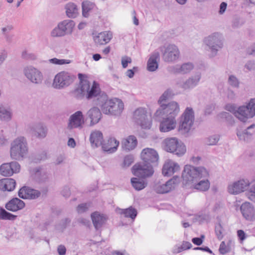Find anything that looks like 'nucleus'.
Masks as SVG:
<instances>
[{
    "label": "nucleus",
    "instance_id": "63",
    "mask_svg": "<svg viewBox=\"0 0 255 255\" xmlns=\"http://www.w3.org/2000/svg\"><path fill=\"white\" fill-rule=\"evenodd\" d=\"M57 251L59 255H65L66 249L64 246L61 245L58 247Z\"/></svg>",
    "mask_w": 255,
    "mask_h": 255
},
{
    "label": "nucleus",
    "instance_id": "51",
    "mask_svg": "<svg viewBox=\"0 0 255 255\" xmlns=\"http://www.w3.org/2000/svg\"><path fill=\"white\" fill-rule=\"evenodd\" d=\"M134 158L132 155H128L125 157L124 162L122 164L123 167H127L129 166L133 162Z\"/></svg>",
    "mask_w": 255,
    "mask_h": 255
},
{
    "label": "nucleus",
    "instance_id": "58",
    "mask_svg": "<svg viewBox=\"0 0 255 255\" xmlns=\"http://www.w3.org/2000/svg\"><path fill=\"white\" fill-rule=\"evenodd\" d=\"M22 56L26 59L34 60L36 59V56L31 53H28L27 51H24L22 53Z\"/></svg>",
    "mask_w": 255,
    "mask_h": 255
},
{
    "label": "nucleus",
    "instance_id": "57",
    "mask_svg": "<svg viewBox=\"0 0 255 255\" xmlns=\"http://www.w3.org/2000/svg\"><path fill=\"white\" fill-rule=\"evenodd\" d=\"M13 29V26L12 25H7L1 28L2 34L3 36L6 34H8L10 31H11Z\"/></svg>",
    "mask_w": 255,
    "mask_h": 255
},
{
    "label": "nucleus",
    "instance_id": "31",
    "mask_svg": "<svg viewBox=\"0 0 255 255\" xmlns=\"http://www.w3.org/2000/svg\"><path fill=\"white\" fill-rule=\"evenodd\" d=\"M90 141L91 145L93 147H98L100 145L102 146L103 136L102 133L99 130H95L91 133Z\"/></svg>",
    "mask_w": 255,
    "mask_h": 255
},
{
    "label": "nucleus",
    "instance_id": "54",
    "mask_svg": "<svg viewBox=\"0 0 255 255\" xmlns=\"http://www.w3.org/2000/svg\"><path fill=\"white\" fill-rule=\"evenodd\" d=\"M220 136L219 135H213L208 138L207 144L210 145H215L219 141Z\"/></svg>",
    "mask_w": 255,
    "mask_h": 255
},
{
    "label": "nucleus",
    "instance_id": "3",
    "mask_svg": "<svg viewBox=\"0 0 255 255\" xmlns=\"http://www.w3.org/2000/svg\"><path fill=\"white\" fill-rule=\"evenodd\" d=\"M225 109L233 113L236 117L243 122L255 116V98L251 99L247 106L237 107L235 104H228Z\"/></svg>",
    "mask_w": 255,
    "mask_h": 255
},
{
    "label": "nucleus",
    "instance_id": "64",
    "mask_svg": "<svg viewBox=\"0 0 255 255\" xmlns=\"http://www.w3.org/2000/svg\"><path fill=\"white\" fill-rule=\"evenodd\" d=\"M227 3L225 2H222L220 5V10L219 11V13L220 14H223L227 8Z\"/></svg>",
    "mask_w": 255,
    "mask_h": 255
},
{
    "label": "nucleus",
    "instance_id": "50",
    "mask_svg": "<svg viewBox=\"0 0 255 255\" xmlns=\"http://www.w3.org/2000/svg\"><path fill=\"white\" fill-rule=\"evenodd\" d=\"M172 94V91L171 89H167L163 94L161 96L158 100V103L161 105L163 102L166 101L169 97H170Z\"/></svg>",
    "mask_w": 255,
    "mask_h": 255
},
{
    "label": "nucleus",
    "instance_id": "39",
    "mask_svg": "<svg viewBox=\"0 0 255 255\" xmlns=\"http://www.w3.org/2000/svg\"><path fill=\"white\" fill-rule=\"evenodd\" d=\"M96 8V4L91 1L85 0L82 3V15L85 17L89 16V13Z\"/></svg>",
    "mask_w": 255,
    "mask_h": 255
},
{
    "label": "nucleus",
    "instance_id": "38",
    "mask_svg": "<svg viewBox=\"0 0 255 255\" xmlns=\"http://www.w3.org/2000/svg\"><path fill=\"white\" fill-rule=\"evenodd\" d=\"M208 178H202L198 182L194 183L192 185L195 189L201 191H206L210 188V182Z\"/></svg>",
    "mask_w": 255,
    "mask_h": 255
},
{
    "label": "nucleus",
    "instance_id": "35",
    "mask_svg": "<svg viewBox=\"0 0 255 255\" xmlns=\"http://www.w3.org/2000/svg\"><path fill=\"white\" fill-rule=\"evenodd\" d=\"M58 24L65 35L71 34L75 25V22L70 19L64 20Z\"/></svg>",
    "mask_w": 255,
    "mask_h": 255
},
{
    "label": "nucleus",
    "instance_id": "36",
    "mask_svg": "<svg viewBox=\"0 0 255 255\" xmlns=\"http://www.w3.org/2000/svg\"><path fill=\"white\" fill-rule=\"evenodd\" d=\"M12 112L10 108L0 103V120L8 122L12 118Z\"/></svg>",
    "mask_w": 255,
    "mask_h": 255
},
{
    "label": "nucleus",
    "instance_id": "24",
    "mask_svg": "<svg viewBox=\"0 0 255 255\" xmlns=\"http://www.w3.org/2000/svg\"><path fill=\"white\" fill-rule=\"evenodd\" d=\"M40 195V192L36 190L24 186L19 189L18 196L22 199H35Z\"/></svg>",
    "mask_w": 255,
    "mask_h": 255
},
{
    "label": "nucleus",
    "instance_id": "46",
    "mask_svg": "<svg viewBox=\"0 0 255 255\" xmlns=\"http://www.w3.org/2000/svg\"><path fill=\"white\" fill-rule=\"evenodd\" d=\"M246 194L250 200L255 203V184L250 185Z\"/></svg>",
    "mask_w": 255,
    "mask_h": 255
},
{
    "label": "nucleus",
    "instance_id": "52",
    "mask_svg": "<svg viewBox=\"0 0 255 255\" xmlns=\"http://www.w3.org/2000/svg\"><path fill=\"white\" fill-rule=\"evenodd\" d=\"M215 232L217 238L219 240H222L223 238V229L220 224H218L215 226Z\"/></svg>",
    "mask_w": 255,
    "mask_h": 255
},
{
    "label": "nucleus",
    "instance_id": "18",
    "mask_svg": "<svg viewBox=\"0 0 255 255\" xmlns=\"http://www.w3.org/2000/svg\"><path fill=\"white\" fill-rule=\"evenodd\" d=\"M85 123L84 118L81 111H78L69 117L67 128L69 129L82 128Z\"/></svg>",
    "mask_w": 255,
    "mask_h": 255
},
{
    "label": "nucleus",
    "instance_id": "45",
    "mask_svg": "<svg viewBox=\"0 0 255 255\" xmlns=\"http://www.w3.org/2000/svg\"><path fill=\"white\" fill-rule=\"evenodd\" d=\"M50 35L53 37H61L65 36L59 24L51 30Z\"/></svg>",
    "mask_w": 255,
    "mask_h": 255
},
{
    "label": "nucleus",
    "instance_id": "1",
    "mask_svg": "<svg viewBox=\"0 0 255 255\" xmlns=\"http://www.w3.org/2000/svg\"><path fill=\"white\" fill-rule=\"evenodd\" d=\"M95 104L101 107L103 113L106 115L120 116L124 108L122 100L114 98L109 99L106 93H103L95 100Z\"/></svg>",
    "mask_w": 255,
    "mask_h": 255
},
{
    "label": "nucleus",
    "instance_id": "20",
    "mask_svg": "<svg viewBox=\"0 0 255 255\" xmlns=\"http://www.w3.org/2000/svg\"><path fill=\"white\" fill-rule=\"evenodd\" d=\"M163 117H155L158 120L162 119L160 123L159 130L161 132H168L174 129L177 125L175 118H171L163 116Z\"/></svg>",
    "mask_w": 255,
    "mask_h": 255
},
{
    "label": "nucleus",
    "instance_id": "15",
    "mask_svg": "<svg viewBox=\"0 0 255 255\" xmlns=\"http://www.w3.org/2000/svg\"><path fill=\"white\" fill-rule=\"evenodd\" d=\"M132 173L140 178L151 176L153 173L152 166L150 164H135L132 168Z\"/></svg>",
    "mask_w": 255,
    "mask_h": 255
},
{
    "label": "nucleus",
    "instance_id": "55",
    "mask_svg": "<svg viewBox=\"0 0 255 255\" xmlns=\"http://www.w3.org/2000/svg\"><path fill=\"white\" fill-rule=\"evenodd\" d=\"M89 208V205L87 203H83L79 205L77 207V211L78 213L81 214L86 212Z\"/></svg>",
    "mask_w": 255,
    "mask_h": 255
},
{
    "label": "nucleus",
    "instance_id": "7",
    "mask_svg": "<svg viewBox=\"0 0 255 255\" xmlns=\"http://www.w3.org/2000/svg\"><path fill=\"white\" fill-rule=\"evenodd\" d=\"M76 77L72 73L63 71L58 73L54 77L52 87L56 89H64L73 83Z\"/></svg>",
    "mask_w": 255,
    "mask_h": 255
},
{
    "label": "nucleus",
    "instance_id": "42",
    "mask_svg": "<svg viewBox=\"0 0 255 255\" xmlns=\"http://www.w3.org/2000/svg\"><path fill=\"white\" fill-rule=\"evenodd\" d=\"M131 183L133 187L136 190H141L147 186V183L143 180L137 178H132Z\"/></svg>",
    "mask_w": 255,
    "mask_h": 255
},
{
    "label": "nucleus",
    "instance_id": "44",
    "mask_svg": "<svg viewBox=\"0 0 255 255\" xmlns=\"http://www.w3.org/2000/svg\"><path fill=\"white\" fill-rule=\"evenodd\" d=\"M17 218L16 215H13L2 208H0V219L4 220L14 221Z\"/></svg>",
    "mask_w": 255,
    "mask_h": 255
},
{
    "label": "nucleus",
    "instance_id": "48",
    "mask_svg": "<svg viewBox=\"0 0 255 255\" xmlns=\"http://www.w3.org/2000/svg\"><path fill=\"white\" fill-rule=\"evenodd\" d=\"M255 128V124H252L248 127L243 132H238L237 135L240 139L245 140V136L247 135H252V133L249 132V130Z\"/></svg>",
    "mask_w": 255,
    "mask_h": 255
},
{
    "label": "nucleus",
    "instance_id": "13",
    "mask_svg": "<svg viewBox=\"0 0 255 255\" xmlns=\"http://www.w3.org/2000/svg\"><path fill=\"white\" fill-rule=\"evenodd\" d=\"M23 73L27 79L35 84H40L43 81V75L38 69L32 66H27L23 69Z\"/></svg>",
    "mask_w": 255,
    "mask_h": 255
},
{
    "label": "nucleus",
    "instance_id": "49",
    "mask_svg": "<svg viewBox=\"0 0 255 255\" xmlns=\"http://www.w3.org/2000/svg\"><path fill=\"white\" fill-rule=\"evenodd\" d=\"M49 62L56 65H64L71 63V60L69 59H59L56 58H53L49 60Z\"/></svg>",
    "mask_w": 255,
    "mask_h": 255
},
{
    "label": "nucleus",
    "instance_id": "23",
    "mask_svg": "<svg viewBox=\"0 0 255 255\" xmlns=\"http://www.w3.org/2000/svg\"><path fill=\"white\" fill-rule=\"evenodd\" d=\"M240 210L243 216L248 221L255 220V209L250 202H246L242 204Z\"/></svg>",
    "mask_w": 255,
    "mask_h": 255
},
{
    "label": "nucleus",
    "instance_id": "25",
    "mask_svg": "<svg viewBox=\"0 0 255 255\" xmlns=\"http://www.w3.org/2000/svg\"><path fill=\"white\" fill-rule=\"evenodd\" d=\"M180 169L178 163L171 160H168L164 164L162 167V174L164 176H169L178 171Z\"/></svg>",
    "mask_w": 255,
    "mask_h": 255
},
{
    "label": "nucleus",
    "instance_id": "33",
    "mask_svg": "<svg viewBox=\"0 0 255 255\" xmlns=\"http://www.w3.org/2000/svg\"><path fill=\"white\" fill-rule=\"evenodd\" d=\"M159 53L158 52H154L149 58L147 64V69L149 71H155L158 68V61L159 60Z\"/></svg>",
    "mask_w": 255,
    "mask_h": 255
},
{
    "label": "nucleus",
    "instance_id": "14",
    "mask_svg": "<svg viewBox=\"0 0 255 255\" xmlns=\"http://www.w3.org/2000/svg\"><path fill=\"white\" fill-rule=\"evenodd\" d=\"M251 185V182L248 179H240L228 185V192L234 195L239 194L248 190Z\"/></svg>",
    "mask_w": 255,
    "mask_h": 255
},
{
    "label": "nucleus",
    "instance_id": "60",
    "mask_svg": "<svg viewBox=\"0 0 255 255\" xmlns=\"http://www.w3.org/2000/svg\"><path fill=\"white\" fill-rule=\"evenodd\" d=\"M205 237L204 235H201L200 238H194L192 239V242L193 244L197 246L201 245L203 242V239H204Z\"/></svg>",
    "mask_w": 255,
    "mask_h": 255
},
{
    "label": "nucleus",
    "instance_id": "47",
    "mask_svg": "<svg viewBox=\"0 0 255 255\" xmlns=\"http://www.w3.org/2000/svg\"><path fill=\"white\" fill-rule=\"evenodd\" d=\"M228 82L232 87L239 88L240 82L238 79L234 75H231L229 76Z\"/></svg>",
    "mask_w": 255,
    "mask_h": 255
},
{
    "label": "nucleus",
    "instance_id": "5",
    "mask_svg": "<svg viewBox=\"0 0 255 255\" xmlns=\"http://www.w3.org/2000/svg\"><path fill=\"white\" fill-rule=\"evenodd\" d=\"M28 150L26 138L23 136L18 137L11 144L10 156L15 160H21L26 156Z\"/></svg>",
    "mask_w": 255,
    "mask_h": 255
},
{
    "label": "nucleus",
    "instance_id": "16",
    "mask_svg": "<svg viewBox=\"0 0 255 255\" xmlns=\"http://www.w3.org/2000/svg\"><path fill=\"white\" fill-rule=\"evenodd\" d=\"M180 179L177 176H174L164 184H157L154 187V190L157 193L164 194L174 189L179 182Z\"/></svg>",
    "mask_w": 255,
    "mask_h": 255
},
{
    "label": "nucleus",
    "instance_id": "41",
    "mask_svg": "<svg viewBox=\"0 0 255 255\" xmlns=\"http://www.w3.org/2000/svg\"><path fill=\"white\" fill-rule=\"evenodd\" d=\"M120 213L124 215L126 218H130L134 219L137 216V211L135 209L130 206L125 209H120Z\"/></svg>",
    "mask_w": 255,
    "mask_h": 255
},
{
    "label": "nucleus",
    "instance_id": "26",
    "mask_svg": "<svg viewBox=\"0 0 255 255\" xmlns=\"http://www.w3.org/2000/svg\"><path fill=\"white\" fill-rule=\"evenodd\" d=\"M25 206L24 202L18 198H14L5 205V208L9 211L16 212L22 209Z\"/></svg>",
    "mask_w": 255,
    "mask_h": 255
},
{
    "label": "nucleus",
    "instance_id": "40",
    "mask_svg": "<svg viewBox=\"0 0 255 255\" xmlns=\"http://www.w3.org/2000/svg\"><path fill=\"white\" fill-rule=\"evenodd\" d=\"M66 15L68 17L75 18L78 13V8L77 5L72 2H69L65 5Z\"/></svg>",
    "mask_w": 255,
    "mask_h": 255
},
{
    "label": "nucleus",
    "instance_id": "53",
    "mask_svg": "<svg viewBox=\"0 0 255 255\" xmlns=\"http://www.w3.org/2000/svg\"><path fill=\"white\" fill-rule=\"evenodd\" d=\"M230 250L231 248L229 247V244L226 245L224 241L221 242L219 250L221 254H225L230 252Z\"/></svg>",
    "mask_w": 255,
    "mask_h": 255
},
{
    "label": "nucleus",
    "instance_id": "21",
    "mask_svg": "<svg viewBox=\"0 0 255 255\" xmlns=\"http://www.w3.org/2000/svg\"><path fill=\"white\" fill-rule=\"evenodd\" d=\"M20 165L16 161L2 164L0 167V174L4 176H10L20 170Z\"/></svg>",
    "mask_w": 255,
    "mask_h": 255
},
{
    "label": "nucleus",
    "instance_id": "22",
    "mask_svg": "<svg viewBox=\"0 0 255 255\" xmlns=\"http://www.w3.org/2000/svg\"><path fill=\"white\" fill-rule=\"evenodd\" d=\"M141 157L143 161V163L150 164L156 162L158 159V155L153 149L145 148L141 153Z\"/></svg>",
    "mask_w": 255,
    "mask_h": 255
},
{
    "label": "nucleus",
    "instance_id": "29",
    "mask_svg": "<svg viewBox=\"0 0 255 255\" xmlns=\"http://www.w3.org/2000/svg\"><path fill=\"white\" fill-rule=\"evenodd\" d=\"M88 118L91 120L90 126H93L99 122L102 118V113L97 107H93L87 113Z\"/></svg>",
    "mask_w": 255,
    "mask_h": 255
},
{
    "label": "nucleus",
    "instance_id": "17",
    "mask_svg": "<svg viewBox=\"0 0 255 255\" xmlns=\"http://www.w3.org/2000/svg\"><path fill=\"white\" fill-rule=\"evenodd\" d=\"M201 79V74L198 72L182 82H178L177 84L184 90H191L199 84Z\"/></svg>",
    "mask_w": 255,
    "mask_h": 255
},
{
    "label": "nucleus",
    "instance_id": "19",
    "mask_svg": "<svg viewBox=\"0 0 255 255\" xmlns=\"http://www.w3.org/2000/svg\"><path fill=\"white\" fill-rule=\"evenodd\" d=\"M28 130L33 136L39 139L45 138L48 132L47 127L41 122L29 126Z\"/></svg>",
    "mask_w": 255,
    "mask_h": 255
},
{
    "label": "nucleus",
    "instance_id": "10",
    "mask_svg": "<svg viewBox=\"0 0 255 255\" xmlns=\"http://www.w3.org/2000/svg\"><path fill=\"white\" fill-rule=\"evenodd\" d=\"M180 111L179 106L176 102H171L168 104H162L156 111L155 117H163V116L175 118Z\"/></svg>",
    "mask_w": 255,
    "mask_h": 255
},
{
    "label": "nucleus",
    "instance_id": "27",
    "mask_svg": "<svg viewBox=\"0 0 255 255\" xmlns=\"http://www.w3.org/2000/svg\"><path fill=\"white\" fill-rule=\"evenodd\" d=\"M194 68L192 63H185L181 65H176L170 67V71L174 74H187Z\"/></svg>",
    "mask_w": 255,
    "mask_h": 255
},
{
    "label": "nucleus",
    "instance_id": "11",
    "mask_svg": "<svg viewBox=\"0 0 255 255\" xmlns=\"http://www.w3.org/2000/svg\"><path fill=\"white\" fill-rule=\"evenodd\" d=\"M160 50L162 52V59L166 62H174L179 58V50L174 44H169L161 47Z\"/></svg>",
    "mask_w": 255,
    "mask_h": 255
},
{
    "label": "nucleus",
    "instance_id": "6",
    "mask_svg": "<svg viewBox=\"0 0 255 255\" xmlns=\"http://www.w3.org/2000/svg\"><path fill=\"white\" fill-rule=\"evenodd\" d=\"M204 42L211 51V57H215L224 45L223 36L219 32H214L205 37Z\"/></svg>",
    "mask_w": 255,
    "mask_h": 255
},
{
    "label": "nucleus",
    "instance_id": "37",
    "mask_svg": "<svg viewBox=\"0 0 255 255\" xmlns=\"http://www.w3.org/2000/svg\"><path fill=\"white\" fill-rule=\"evenodd\" d=\"M137 143L136 137L133 135L129 136L122 141L123 148L128 151L134 149Z\"/></svg>",
    "mask_w": 255,
    "mask_h": 255
},
{
    "label": "nucleus",
    "instance_id": "12",
    "mask_svg": "<svg viewBox=\"0 0 255 255\" xmlns=\"http://www.w3.org/2000/svg\"><path fill=\"white\" fill-rule=\"evenodd\" d=\"M133 119L134 122L142 128L149 129L151 127V118L147 115V112L144 108H137L133 112Z\"/></svg>",
    "mask_w": 255,
    "mask_h": 255
},
{
    "label": "nucleus",
    "instance_id": "56",
    "mask_svg": "<svg viewBox=\"0 0 255 255\" xmlns=\"http://www.w3.org/2000/svg\"><path fill=\"white\" fill-rule=\"evenodd\" d=\"M245 68L247 69L248 71H250L255 70V61H248L245 65Z\"/></svg>",
    "mask_w": 255,
    "mask_h": 255
},
{
    "label": "nucleus",
    "instance_id": "32",
    "mask_svg": "<svg viewBox=\"0 0 255 255\" xmlns=\"http://www.w3.org/2000/svg\"><path fill=\"white\" fill-rule=\"evenodd\" d=\"M91 219L94 226L96 230L100 229L107 220V218L105 215L101 214L97 212L92 214Z\"/></svg>",
    "mask_w": 255,
    "mask_h": 255
},
{
    "label": "nucleus",
    "instance_id": "59",
    "mask_svg": "<svg viewBox=\"0 0 255 255\" xmlns=\"http://www.w3.org/2000/svg\"><path fill=\"white\" fill-rule=\"evenodd\" d=\"M131 62V59L129 57L125 56L122 58V65L124 68L127 67L128 63Z\"/></svg>",
    "mask_w": 255,
    "mask_h": 255
},
{
    "label": "nucleus",
    "instance_id": "61",
    "mask_svg": "<svg viewBox=\"0 0 255 255\" xmlns=\"http://www.w3.org/2000/svg\"><path fill=\"white\" fill-rule=\"evenodd\" d=\"M137 70V67H134L132 69L128 70L126 73V75L128 77L131 78L133 77V76L134 75V71H136Z\"/></svg>",
    "mask_w": 255,
    "mask_h": 255
},
{
    "label": "nucleus",
    "instance_id": "28",
    "mask_svg": "<svg viewBox=\"0 0 255 255\" xmlns=\"http://www.w3.org/2000/svg\"><path fill=\"white\" fill-rule=\"evenodd\" d=\"M113 37L111 31H104L99 33L94 36V40L96 44L104 45L109 43Z\"/></svg>",
    "mask_w": 255,
    "mask_h": 255
},
{
    "label": "nucleus",
    "instance_id": "43",
    "mask_svg": "<svg viewBox=\"0 0 255 255\" xmlns=\"http://www.w3.org/2000/svg\"><path fill=\"white\" fill-rule=\"evenodd\" d=\"M34 178L38 182H46L48 179V175L44 171L36 169L34 175Z\"/></svg>",
    "mask_w": 255,
    "mask_h": 255
},
{
    "label": "nucleus",
    "instance_id": "4",
    "mask_svg": "<svg viewBox=\"0 0 255 255\" xmlns=\"http://www.w3.org/2000/svg\"><path fill=\"white\" fill-rule=\"evenodd\" d=\"M209 176L208 170L204 167H194L186 165L182 172V177L186 184H193L202 178H208Z\"/></svg>",
    "mask_w": 255,
    "mask_h": 255
},
{
    "label": "nucleus",
    "instance_id": "34",
    "mask_svg": "<svg viewBox=\"0 0 255 255\" xmlns=\"http://www.w3.org/2000/svg\"><path fill=\"white\" fill-rule=\"evenodd\" d=\"M15 181L12 178H4L0 180V189L2 191H11L15 187Z\"/></svg>",
    "mask_w": 255,
    "mask_h": 255
},
{
    "label": "nucleus",
    "instance_id": "2",
    "mask_svg": "<svg viewBox=\"0 0 255 255\" xmlns=\"http://www.w3.org/2000/svg\"><path fill=\"white\" fill-rule=\"evenodd\" d=\"M85 75L79 73L78 78L80 81V87L75 91V95L77 99H82L84 96L88 100L97 97L98 98L101 95L105 92H102L99 84L94 81L91 86L90 82L85 79Z\"/></svg>",
    "mask_w": 255,
    "mask_h": 255
},
{
    "label": "nucleus",
    "instance_id": "62",
    "mask_svg": "<svg viewBox=\"0 0 255 255\" xmlns=\"http://www.w3.org/2000/svg\"><path fill=\"white\" fill-rule=\"evenodd\" d=\"M61 193L62 195L65 198L69 197L71 194L69 188L67 186L64 187L61 192Z\"/></svg>",
    "mask_w": 255,
    "mask_h": 255
},
{
    "label": "nucleus",
    "instance_id": "9",
    "mask_svg": "<svg viewBox=\"0 0 255 255\" xmlns=\"http://www.w3.org/2000/svg\"><path fill=\"white\" fill-rule=\"evenodd\" d=\"M194 122V113L192 108L187 107L180 117L178 131L182 134L189 132Z\"/></svg>",
    "mask_w": 255,
    "mask_h": 255
},
{
    "label": "nucleus",
    "instance_id": "30",
    "mask_svg": "<svg viewBox=\"0 0 255 255\" xmlns=\"http://www.w3.org/2000/svg\"><path fill=\"white\" fill-rule=\"evenodd\" d=\"M119 145V142L114 137H110L108 140L103 143L102 149L109 153L115 152Z\"/></svg>",
    "mask_w": 255,
    "mask_h": 255
},
{
    "label": "nucleus",
    "instance_id": "8",
    "mask_svg": "<svg viewBox=\"0 0 255 255\" xmlns=\"http://www.w3.org/2000/svg\"><path fill=\"white\" fill-rule=\"evenodd\" d=\"M163 147L165 151L178 156H182L186 151L185 145L176 137L165 139L163 141Z\"/></svg>",
    "mask_w": 255,
    "mask_h": 255
}]
</instances>
